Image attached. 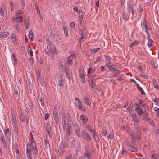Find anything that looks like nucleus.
Instances as JSON below:
<instances>
[{
  "instance_id": "obj_59",
  "label": "nucleus",
  "mask_w": 159,
  "mask_h": 159,
  "mask_svg": "<svg viewBox=\"0 0 159 159\" xmlns=\"http://www.w3.org/2000/svg\"><path fill=\"white\" fill-rule=\"evenodd\" d=\"M100 70L101 71H102L103 70H104L105 69V66H101L100 67Z\"/></svg>"
},
{
  "instance_id": "obj_34",
  "label": "nucleus",
  "mask_w": 159,
  "mask_h": 159,
  "mask_svg": "<svg viewBox=\"0 0 159 159\" xmlns=\"http://www.w3.org/2000/svg\"><path fill=\"white\" fill-rule=\"evenodd\" d=\"M95 76L94 75H92L91 76H88V81L93 82L94 81Z\"/></svg>"
},
{
  "instance_id": "obj_26",
  "label": "nucleus",
  "mask_w": 159,
  "mask_h": 159,
  "mask_svg": "<svg viewBox=\"0 0 159 159\" xmlns=\"http://www.w3.org/2000/svg\"><path fill=\"white\" fill-rule=\"evenodd\" d=\"M14 20L17 22V23L20 24L21 22L22 24H23L22 23V18L20 16H18L14 18Z\"/></svg>"
},
{
  "instance_id": "obj_38",
  "label": "nucleus",
  "mask_w": 159,
  "mask_h": 159,
  "mask_svg": "<svg viewBox=\"0 0 159 159\" xmlns=\"http://www.w3.org/2000/svg\"><path fill=\"white\" fill-rule=\"evenodd\" d=\"M102 57L101 56H98L96 59L95 61H94V64H96L98 62H99L102 59Z\"/></svg>"
},
{
  "instance_id": "obj_54",
  "label": "nucleus",
  "mask_w": 159,
  "mask_h": 159,
  "mask_svg": "<svg viewBox=\"0 0 159 159\" xmlns=\"http://www.w3.org/2000/svg\"><path fill=\"white\" fill-rule=\"evenodd\" d=\"M105 59L108 61L109 62L110 61V60L111 59L110 57L108 56H105Z\"/></svg>"
},
{
  "instance_id": "obj_8",
  "label": "nucleus",
  "mask_w": 159,
  "mask_h": 159,
  "mask_svg": "<svg viewBox=\"0 0 159 159\" xmlns=\"http://www.w3.org/2000/svg\"><path fill=\"white\" fill-rule=\"evenodd\" d=\"M146 22L145 20H144V22L142 21L141 23V26L142 29L146 33L147 35H148V37H149V32H148V29L147 27V26L146 24Z\"/></svg>"
},
{
  "instance_id": "obj_24",
  "label": "nucleus",
  "mask_w": 159,
  "mask_h": 159,
  "mask_svg": "<svg viewBox=\"0 0 159 159\" xmlns=\"http://www.w3.org/2000/svg\"><path fill=\"white\" fill-rule=\"evenodd\" d=\"M80 78L81 82L84 84L85 82V80L84 78V75L83 74H81L80 75Z\"/></svg>"
},
{
  "instance_id": "obj_61",
  "label": "nucleus",
  "mask_w": 159,
  "mask_h": 159,
  "mask_svg": "<svg viewBox=\"0 0 159 159\" xmlns=\"http://www.w3.org/2000/svg\"><path fill=\"white\" fill-rule=\"evenodd\" d=\"M152 157V158L154 159H156L157 158V156L155 154H152L151 155Z\"/></svg>"
},
{
  "instance_id": "obj_45",
  "label": "nucleus",
  "mask_w": 159,
  "mask_h": 159,
  "mask_svg": "<svg viewBox=\"0 0 159 159\" xmlns=\"http://www.w3.org/2000/svg\"><path fill=\"white\" fill-rule=\"evenodd\" d=\"M99 48H96L93 49H92L91 50L92 52L96 53L97 52L99 49Z\"/></svg>"
},
{
  "instance_id": "obj_39",
  "label": "nucleus",
  "mask_w": 159,
  "mask_h": 159,
  "mask_svg": "<svg viewBox=\"0 0 159 159\" xmlns=\"http://www.w3.org/2000/svg\"><path fill=\"white\" fill-rule=\"evenodd\" d=\"M105 66H106L107 67L109 68H110L113 66V65L111 63L110 61L108 63H106L105 64Z\"/></svg>"
},
{
  "instance_id": "obj_3",
  "label": "nucleus",
  "mask_w": 159,
  "mask_h": 159,
  "mask_svg": "<svg viewBox=\"0 0 159 159\" xmlns=\"http://www.w3.org/2000/svg\"><path fill=\"white\" fill-rule=\"evenodd\" d=\"M56 81L57 82L58 85L60 87L63 86L65 82L63 76L61 75H57L56 76Z\"/></svg>"
},
{
  "instance_id": "obj_2",
  "label": "nucleus",
  "mask_w": 159,
  "mask_h": 159,
  "mask_svg": "<svg viewBox=\"0 0 159 159\" xmlns=\"http://www.w3.org/2000/svg\"><path fill=\"white\" fill-rule=\"evenodd\" d=\"M75 103L76 106L80 110L85 112L86 111V109L84 107L82 104L81 102L80 99L78 98H75Z\"/></svg>"
},
{
  "instance_id": "obj_40",
  "label": "nucleus",
  "mask_w": 159,
  "mask_h": 159,
  "mask_svg": "<svg viewBox=\"0 0 159 159\" xmlns=\"http://www.w3.org/2000/svg\"><path fill=\"white\" fill-rule=\"evenodd\" d=\"M140 76L144 78L147 79H148V75L145 74L144 73H142L140 75Z\"/></svg>"
},
{
  "instance_id": "obj_50",
  "label": "nucleus",
  "mask_w": 159,
  "mask_h": 159,
  "mask_svg": "<svg viewBox=\"0 0 159 159\" xmlns=\"http://www.w3.org/2000/svg\"><path fill=\"white\" fill-rule=\"evenodd\" d=\"M153 101L155 104H157L159 102L157 98H154L153 99Z\"/></svg>"
},
{
  "instance_id": "obj_44",
  "label": "nucleus",
  "mask_w": 159,
  "mask_h": 159,
  "mask_svg": "<svg viewBox=\"0 0 159 159\" xmlns=\"http://www.w3.org/2000/svg\"><path fill=\"white\" fill-rule=\"evenodd\" d=\"M5 137L2 132H0V139L2 140L5 139Z\"/></svg>"
},
{
  "instance_id": "obj_13",
  "label": "nucleus",
  "mask_w": 159,
  "mask_h": 159,
  "mask_svg": "<svg viewBox=\"0 0 159 159\" xmlns=\"http://www.w3.org/2000/svg\"><path fill=\"white\" fill-rule=\"evenodd\" d=\"M9 34L10 33L8 32H0V39H3L6 38Z\"/></svg>"
},
{
  "instance_id": "obj_5",
  "label": "nucleus",
  "mask_w": 159,
  "mask_h": 159,
  "mask_svg": "<svg viewBox=\"0 0 159 159\" xmlns=\"http://www.w3.org/2000/svg\"><path fill=\"white\" fill-rule=\"evenodd\" d=\"M85 152L84 155V159H91V153L89 148L88 147L85 148Z\"/></svg>"
},
{
  "instance_id": "obj_19",
  "label": "nucleus",
  "mask_w": 159,
  "mask_h": 159,
  "mask_svg": "<svg viewBox=\"0 0 159 159\" xmlns=\"http://www.w3.org/2000/svg\"><path fill=\"white\" fill-rule=\"evenodd\" d=\"M15 5V1L14 0H11L10 2V5L12 11H14Z\"/></svg>"
},
{
  "instance_id": "obj_42",
  "label": "nucleus",
  "mask_w": 159,
  "mask_h": 159,
  "mask_svg": "<svg viewBox=\"0 0 159 159\" xmlns=\"http://www.w3.org/2000/svg\"><path fill=\"white\" fill-rule=\"evenodd\" d=\"M109 70L111 71H119L117 69L114 67H112L110 68Z\"/></svg>"
},
{
  "instance_id": "obj_6",
  "label": "nucleus",
  "mask_w": 159,
  "mask_h": 159,
  "mask_svg": "<svg viewBox=\"0 0 159 159\" xmlns=\"http://www.w3.org/2000/svg\"><path fill=\"white\" fill-rule=\"evenodd\" d=\"M50 43L47 46V49L48 52H50L51 54H53L56 52V48L54 46L50 45Z\"/></svg>"
},
{
  "instance_id": "obj_18",
  "label": "nucleus",
  "mask_w": 159,
  "mask_h": 159,
  "mask_svg": "<svg viewBox=\"0 0 159 159\" xmlns=\"http://www.w3.org/2000/svg\"><path fill=\"white\" fill-rule=\"evenodd\" d=\"M86 31H85L84 29H83L82 30H80L79 32L80 35L81 36L80 39V40L83 39H84L86 37Z\"/></svg>"
},
{
  "instance_id": "obj_55",
  "label": "nucleus",
  "mask_w": 159,
  "mask_h": 159,
  "mask_svg": "<svg viewBox=\"0 0 159 159\" xmlns=\"http://www.w3.org/2000/svg\"><path fill=\"white\" fill-rule=\"evenodd\" d=\"M75 23L73 22H71L70 24V26L71 27L73 28L75 27Z\"/></svg>"
},
{
  "instance_id": "obj_30",
  "label": "nucleus",
  "mask_w": 159,
  "mask_h": 159,
  "mask_svg": "<svg viewBox=\"0 0 159 159\" xmlns=\"http://www.w3.org/2000/svg\"><path fill=\"white\" fill-rule=\"evenodd\" d=\"M24 24L26 29L29 28V20L28 19L25 18V19Z\"/></svg>"
},
{
  "instance_id": "obj_46",
  "label": "nucleus",
  "mask_w": 159,
  "mask_h": 159,
  "mask_svg": "<svg viewBox=\"0 0 159 159\" xmlns=\"http://www.w3.org/2000/svg\"><path fill=\"white\" fill-rule=\"evenodd\" d=\"M21 8L22 9H24L25 7V3L24 0H21Z\"/></svg>"
},
{
  "instance_id": "obj_48",
  "label": "nucleus",
  "mask_w": 159,
  "mask_h": 159,
  "mask_svg": "<svg viewBox=\"0 0 159 159\" xmlns=\"http://www.w3.org/2000/svg\"><path fill=\"white\" fill-rule=\"evenodd\" d=\"M138 89L141 92V94H143L145 93L143 89L141 87H138Z\"/></svg>"
},
{
  "instance_id": "obj_28",
  "label": "nucleus",
  "mask_w": 159,
  "mask_h": 159,
  "mask_svg": "<svg viewBox=\"0 0 159 159\" xmlns=\"http://www.w3.org/2000/svg\"><path fill=\"white\" fill-rule=\"evenodd\" d=\"M129 15H127L124 12H123L122 14V17L126 20H127L129 18Z\"/></svg>"
},
{
  "instance_id": "obj_22",
  "label": "nucleus",
  "mask_w": 159,
  "mask_h": 159,
  "mask_svg": "<svg viewBox=\"0 0 159 159\" xmlns=\"http://www.w3.org/2000/svg\"><path fill=\"white\" fill-rule=\"evenodd\" d=\"M80 118L81 120L83 121L84 124L87 121L88 119L87 117L84 115H81Z\"/></svg>"
},
{
  "instance_id": "obj_37",
  "label": "nucleus",
  "mask_w": 159,
  "mask_h": 159,
  "mask_svg": "<svg viewBox=\"0 0 159 159\" xmlns=\"http://www.w3.org/2000/svg\"><path fill=\"white\" fill-rule=\"evenodd\" d=\"M23 12L24 11L23 10H18L16 11L15 15L16 16H19L20 15L22 14Z\"/></svg>"
},
{
  "instance_id": "obj_57",
  "label": "nucleus",
  "mask_w": 159,
  "mask_h": 159,
  "mask_svg": "<svg viewBox=\"0 0 159 159\" xmlns=\"http://www.w3.org/2000/svg\"><path fill=\"white\" fill-rule=\"evenodd\" d=\"M67 120H68V121H71L70 116V115L69 114H67Z\"/></svg>"
},
{
  "instance_id": "obj_9",
  "label": "nucleus",
  "mask_w": 159,
  "mask_h": 159,
  "mask_svg": "<svg viewBox=\"0 0 159 159\" xmlns=\"http://www.w3.org/2000/svg\"><path fill=\"white\" fill-rule=\"evenodd\" d=\"M134 105L136 112L138 115H141L143 112V111L142 109L139 107V105L138 104L135 103H134Z\"/></svg>"
},
{
  "instance_id": "obj_25",
  "label": "nucleus",
  "mask_w": 159,
  "mask_h": 159,
  "mask_svg": "<svg viewBox=\"0 0 159 159\" xmlns=\"http://www.w3.org/2000/svg\"><path fill=\"white\" fill-rule=\"evenodd\" d=\"M11 40L14 44H16L17 43V39L16 36L14 34H13L11 35Z\"/></svg>"
},
{
  "instance_id": "obj_4",
  "label": "nucleus",
  "mask_w": 159,
  "mask_h": 159,
  "mask_svg": "<svg viewBox=\"0 0 159 159\" xmlns=\"http://www.w3.org/2000/svg\"><path fill=\"white\" fill-rule=\"evenodd\" d=\"M12 125L14 131H15L16 133L18 134V127L17 124V120L16 116L15 115H12Z\"/></svg>"
},
{
  "instance_id": "obj_11",
  "label": "nucleus",
  "mask_w": 159,
  "mask_h": 159,
  "mask_svg": "<svg viewBox=\"0 0 159 159\" xmlns=\"http://www.w3.org/2000/svg\"><path fill=\"white\" fill-rule=\"evenodd\" d=\"M19 119L22 122H25L26 118V116L25 115L22 111H20L19 114Z\"/></svg>"
},
{
  "instance_id": "obj_15",
  "label": "nucleus",
  "mask_w": 159,
  "mask_h": 159,
  "mask_svg": "<svg viewBox=\"0 0 159 159\" xmlns=\"http://www.w3.org/2000/svg\"><path fill=\"white\" fill-rule=\"evenodd\" d=\"M4 134L5 136L8 139H10L11 138V131L9 128L5 129L4 130Z\"/></svg>"
},
{
  "instance_id": "obj_36",
  "label": "nucleus",
  "mask_w": 159,
  "mask_h": 159,
  "mask_svg": "<svg viewBox=\"0 0 159 159\" xmlns=\"http://www.w3.org/2000/svg\"><path fill=\"white\" fill-rule=\"evenodd\" d=\"M133 120L134 122V125L138 126V120L136 116L133 118Z\"/></svg>"
},
{
  "instance_id": "obj_60",
  "label": "nucleus",
  "mask_w": 159,
  "mask_h": 159,
  "mask_svg": "<svg viewBox=\"0 0 159 159\" xmlns=\"http://www.w3.org/2000/svg\"><path fill=\"white\" fill-rule=\"evenodd\" d=\"M91 84L92 86L93 87L95 88L96 86L95 84L94 83V81L91 82Z\"/></svg>"
},
{
  "instance_id": "obj_41",
  "label": "nucleus",
  "mask_w": 159,
  "mask_h": 159,
  "mask_svg": "<svg viewBox=\"0 0 159 159\" xmlns=\"http://www.w3.org/2000/svg\"><path fill=\"white\" fill-rule=\"evenodd\" d=\"M130 150L134 152H136L137 151V148L134 146L131 147L130 148Z\"/></svg>"
},
{
  "instance_id": "obj_21",
  "label": "nucleus",
  "mask_w": 159,
  "mask_h": 159,
  "mask_svg": "<svg viewBox=\"0 0 159 159\" xmlns=\"http://www.w3.org/2000/svg\"><path fill=\"white\" fill-rule=\"evenodd\" d=\"M62 28L63 29V30L64 31L65 36L66 37H67L68 36V29L67 28V25L65 24L63 25L62 26Z\"/></svg>"
},
{
  "instance_id": "obj_16",
  "label": "nucleus",
  "mask_w": 159,
  "mask_h": 159,
  "mask_svg": "<svg viewBox=\"0 0 159 159\" xmlns=\"http://www.w3.org/2000/svg\"><path fill=\"white\" fill-rule=\"evenodd\" d=\"M82 136L84 138L87 140L89 141L91 139V137L89 135V134L84 131H82Z\"/></svg>"
},
{
  "instance_id": "obj_10",
  "label": "nucleus",
  "mask_w": 159,
  "mask_h": 159,
  "mask_svg": "<svg viewBox=\"0 0 159 159\" xmlns=\"http://www.w3.org/2000/svg\"><path fill=\"white\" fill-rule=\"evenodd\" d=\"M127 8L129 13V14L130 15V14H131L133 15L134 13V11L133 5L130 3H129L127 5Z\"/></svg>"
},
{
  "instance_id": "obj_51",
  "label": "nucleus",
  "mask_w": 159,
  "mask_h": 159,
  "mask_svg": "<svg viewBox=\"0 0 159 159\" xmlns=\"http://www.w3.org/2000/svg\"><path fill=\"white\" fill-rule=\"evenodd\" d=\"M31 49V48L29 46H26V51L28 52H29V51H30V50Z\"/></svg>"
},
{
  "instance_id": "obj_32",
  "label": "nucleus",
  "mask_w": 159,
  "mask_h": 159,
  "mask_svg": "<svg viewBox=\"0 0 159 159\" xmlns=\"http://www.w3.org/2000/svg\"><path fill=\"white\" fill-rule=\"evenodd\" d=\"M148 46L149 47H152L154 45V42L151 39H149L147 43Z\"/></svg>"
},
{
  "instance_id": "obj_14",
  "label": "nucleus",
  "mask_w": 159,
  "mask_h": 159,
  "mask_svg": "<svg viewBox=\"0 0 159 159\" xmlns=\"http://www.w3.org/2000/svg\"><path fill=\"white\" fill-rule=\"evenodd\" d=\"M74 126L76 134L78 137H80L81 133L79 125L77 124H75L74 125Z\"/></svg>"
},
{
  "instance_id": "obj_7",
  "label": "nucleus",
  "mask_w": 159,
  "mask_h": 159,
  "mask_svg": "<svg viewBox=\"0 0 159 159\" xmlns=\"http://www.w3.org/2000/svg\"><path fill=\"white\" fill-rule=\"evenodd\" d=\"M66 145L63 143L60 144L58 148V152L60 155H61L65 151Z\"/></svg>"
},
{
  "instance_id": "obj_27",
  "label": "nucleus",
  "mask_w": 159,
  "mask_h": 159,
  "mask_svg": "<svg viewBox=\"0 0 159 159\" xmlns=\"http://www.w3.org/2000/svg\"><path fill=\"white\" fill-rule=\"evenodd\" d=\"M152 81L154 87L156 88L157 90H159V85H158L157 81L155 79H153Z\"/></svg>"
},
{
  "instance_id": "obj_52",
  "label": "nucleus",
  "mask_w": 159,
  "mask_h": 159,
  "mask_svg": "<svg viewBox=\"0 0 159 159\" xmlns=\"http://www.w3.org/2000/svg\"><path fill=\"white\" fill-rule=\"evenodd\" d=\"M154 110L157 113L159 114V108L157 107H154Z\"/></svg>"
},
{
  "instance_id": "obj_62",
  "label": "nucleus",
  "mask_w": 159,
  "mask_h": 159,
  "mask_svg": "<svg viewBox=\"0 0 159 159\" xmlns=\"http://www.w3.org/2000/svg\"><path fill=\"white\" fill-rule=\"evenodd\" d=\"M51 129V127L50 125H48L46 127V130L47 131H48V130L49 129V131H50Z\"/></svg>"
},
{
  "instance_id": "obj_47",
  "label": "nucleus",
  "mask_w": 159,
  "mask_h": 159,
  "mask_svg": "<svg viewBox=\"0 0 159 159\" xmlns=\"http://www.w3.org/2000/svg\"><path fill=\"white\" fill-rule=\"evenodd\" d=\"M19 24L18 23H17L15 25H14V28L15 29H16L18 31H19Z\"/></svg>"
},
{
  "instance_id": "obj_20",
  "label": "nucleus",
  "mask_w": 159,
  "mask_h": 159,
  "mask_svg": "<svg viewBox=\"0 0 159 159\" xmlns=\"http://www.w3.org/2000/svg\"><path fill=\"white\" fill-rule=\"evenodd\" d=\"M83 102L88 105H90L91 103V102L89 99L86 98H83Z\"/></svg>"
},
{
  "instance_id": "obj_64",
  "label": "nucleus",
  "mask_w": 159,
  "mask_h": 159,
  "mask_svg": "<svg viewBox=\"0 0 159 159\" xmlns=\"http://www.w3.org/2000/svg\"><path fill=\"white\" fill-rule=\"evenodd\" d=\"M13 60L14 61V64H17V60L16 58H14L13 59Z\"/></svg>"
},
{
  "instance_id": "obj_12",
  "label": "nucleus",
  "mask_w": 159,
  "mask_h": 159,
  "mask_svg": "<svg viewBox=\"0 0 159 159\" xmlns=\"http://www.w3.org/2000/svg\"><path fill=\"white\" fill-rule=\"evenodd\" d=\"M75 57V54L74 53H72L68 58L67 61V63L69 65H71L72 64V60Z\"/></svg>"
},
{
  "instance_id": "obj_1",
  "label": "nucleus",
  "mask_w": 159,
  "mask_h": 159,
  "mask_svg": "<svg viewBox=\"0 0 159 159\" xmlns=\"http://www.w3.org/2000/svg\"><path fill=\"white\" fill-rule=\"evenodd\" d=\"M26 156L29 159H32L35 157L38 152L35 142L33 139L29 140L26 149Z\"/></svg>"
},
{
  "instance_id": "obj_63",
  "label": "nucleus",
  "mask_w": 159,
  "mask_h": 159,
  "mask_svg": "<svg viewBox=\"0 0 159 159\" xmlns=\"http://www.w3.org/2000/svg\"><path fill=\"white\" fill-rule=\"evenodd\" d=\"M29 62L31 64H32L33 62V59L32 58H31L30 59H29Z\"/></svg>"
},
{
  "instance_id": "obj_56",
  "label": "nucleus",
  "mask_w": 159,
  "mask_h": 159,
  "mask_svg": "<svg viewBox=\"0 0 159 159\" xmlns=\"http://www.w3.org/2000/svg\"><path fill=\"white\" fill-rule=\"evenodd\" d=\"M28 55L32 57L33 56V51L32 50V49L30 50V51H29V52L28 53Z\"/></svg>"
},
{
  "instance_id": "obj_53",
  "label": "nucleus",
  "mask_w": 159,
  "mask_h": 159,
  "mask_svg": "<svg viewBox=\"0 0 159 159\" xmlns=\"http://www.w3.org/2000/svg\"><path fill=\"white\" fill-rule=\"evenodd\" d=\"M49 116V113H46V114L45 115V120H46L48 119V118Z\"/></svg>"
},
{
  "instance_id": "obj_29",
  "label": "nucleus",
  "mask_w": 159,
  "mask_h": 159,
  "mask_svg": "<svg viewBox=\"0 0 159 159\" xmlns=\"http://www.w3.org/2000/svg\"><path fill=\"white\" fill-rule=\"evenodd\" d=\"M29 37L31 41H33L34 39V34L32 32L30 31L29 33Z\"/></svg>"
},
{
  "instance_id": "obj_43",
  "label": "nucleus",
  "mask_w": 159,
  "mask_h": 159,
  "mask_svg": "<svg viewBox=\"0 0 159 159\" xmlns=\"http://www.w3.org/2000/svg\"><path fill=\"white\" fill-rule=\"evenodd\" d=\"M70 130L71 128L70 126H68L67 130V133L69 135H70Z\"/></svg>"
},
{
  "instance_id": "obj_17",
  "label": "nucleus",
  "mask_w": 159,
  "mask_h": 159,
  "mask_svg": "<svg viewBox=\"0 0 159 159\" xmlns=\"http://www.w3.org/2000/svg\"><path fill=\"white\" fill-rule=\"evenodd\" d=\"M53 115L54 119L56 122H58L59 120V117L58 114V111H53Z\"/></svg>"
},
{
  "instance_id": "obj_58",
  "label": "nucleus",
  "mask_w": 159,
  "mask_h": 159,
  "mask_svg": "<svg viewBox=\"0 0 159 159\" xmlns=\"http://www.w3.org/2000/svg\"><path fill=\"white\" fill-rule=\"evenodd\" d=\"M88 129L92 133V134H93L94 137V136H95V132H94V131H93V130H91L90 129Z\"/></svg>"
},
{
  "instance_id": "obj_33",
  "label": "nucleus",
  "mask_w": 159,
  "mask_h": 159,
  "mask_svg": "<svg viewBox=\"0 0 159 159\" xmlns=\"http://www.w3.org/2000/svg\"><path fill=\"white\" fill-rule=\"evenodd\" d=\"M139 42L137 40H134L133 43H130L129 44V46L130 48H132L134 46H136L137 44H138Z\"/></svg>"
},
{
  "instance_id": "obj_35",
  "label": "nucleus",
  "mask_w": 159,
  "mask_h": 159,
  "mask_svg": "<svg viewBox=\"0 0 159 159\" xmlns=\"http://www.w3.org/2000/svg\"><path fill=\"white\" fill-rule=\"evenodd\" d=\"M1 141L2 142L3 147L5 148H7V143L5 139L1 140Z\"/></svg>"
},
{
  "instance_id": "obj_23",
  "label": "nucleus",
  "mask_w": 159,
  "mask_h": 159,
  "mask_svg": "<svg viewBox=\"0 0 159 159\" xmlns=\"http://www.w3.org/2000/svg\"><path fill=\"white\" fill-rule=\"evenodd\" d=\"M95 69L94 68L91 67L89 68L87 70V74L89 75L95 72Z\"/></svg>"
},
{
  "instance_id": "obj_49",
  "label": "nucleus",
  "mask_w": 159,
  "mask_h": 159,
  "mask_svg": "<svg viewBox=\"0 0 159 159\" xmlns=\"http://www.w3.org/2000/svg\"><path fill=\"white\" fill-rule=\"evenodd\" d=\"M39 101H40L41 105L42 106H43L44 105V100L42 98H40L39 99Z\"/></svg>"
},
{
  "instance_id": "obj_31",
  "label": "nucleus",
  "mask_w": 159,
  "mask_h": 159,
  "mask_svg": "<svg viewBox=\"0 0 159 159\" xmlns=\"http://www.w3.org/2000/svg\"><path fill=\"white\" fill-rule=\"evenodd\" d=\"M62 117V123L64 125H65L66 120V114L65 113H63Z\"/></svg>"
}]
</instances>
